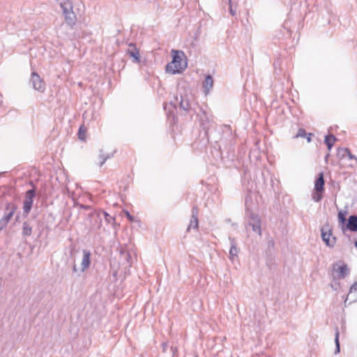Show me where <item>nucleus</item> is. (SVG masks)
I'll use <instances>...</instances> for the list:
<instances>
[{
	"label": "nucleus",
	"mask_w": 357,
	"mask_h": 357,
	"mask_svg": "<svg viewBox=\"0 0 357 357\" xmlns=\"http://www.w3.org/2000/svg\"><path fill=\"white\" fill-rule=\"evenodd\" d=\"M36 196V190L34 188L28 190L25 193V198L23 202V216L26 217L30 213L33 199Z\"/></svg>",
	"instance_id": "423d86ee"
},
{
	"label": "nucleus",
	"mask_w": 357,
	"mask_h": 357,
	"mask_svg": "<svg viewBox=\"0 0 357 357\" xmlns=\"http://www.w3.org/2000/svg\"><path fill=\"white\" fill-rule=\"evenodd\" d=\"M60 6L65 16L66 22L73 27L75 24L77 20L76 15L73 12V3L69 0L63 1L60 2Z\"/></svg>",
	"instance_id": "7ed1b4c3"
},
{
	"label": "nucleus",
	"mask_w": 357,
	"mask_h": 357,
	"mask_svg": "<svg viewBox=\"0 0 357 357\" xmlns=\"http://www.w3.org/2000/svg\"><path fill=\"white\" fill-rule=\"evenodd\" d=\"M85 132V128H84L83 126H80L78 130V138L81 140H83L84 139Z\"/></svg>",
	"instance_id": "a878e982"
},
{
	"label": "nucleus",
	"mask_w": 357,
	"mask_h": 357,
	"mask_svg": "<svg viewBox=\"0 0 357 357\" xmlns=\"http://www.w3.org/2000/svg\"><path fill=\"white\" fill-rule=\"evenodd\" d=\"M203 116L200 117V125L206 131L211 126V121L205 112H203Z\"/></svg>",
	"instance_id": "aec40b11"
},
{
	"label": "nucleus",
	"mask_w": 357,
	"mask_h": 357,
	"mask_svg": "<svg viewBox=\"0 0 357 357\" xmlns=\"http://www.w3.org/2000/svg\"><path fill=\"white\" fill-rule=\"evenodd\" d=\"M342 152H344V153H347V155L349 159H356V157L351 154L349 149L347 148H338L337 155H340Z\"/></svg>",
	"instance_id": "5701e85b"
},
{
	"label": "nucleus",
	"mask_w": 357,
	"mask_h": 357,
	"mask_svg": "<svg viewBox=\"0 0 357 357\" xmlns=\"http://www.w3.org/2000/svg\"><path fill=\"white\" fill-rule=\"evenodd\" d=\"M80 207L82 208H84V209H86V210H88V209L91 208V206H89V205H81Z\"/></svg>",
	"instance_id": "72a5a7b5"
},
{
	"label": "nucleus",
	"mask_w": 357,
	"mask_h": 357,
	"mask_svg": "<svg viewBox=\"0 0 357 357\" xmlns=\"http://www.w3.org/2000/svg\"><path fill=\"white\" fill-rule=\"evenodd\" d=\"M198 213H199V208L197 206H195L192 208V216L190 219V225L187 228V231H189L190 228L197 229L199 226L198 221Z\"/></svg>",
	"instance_id": "f8f14e48"
},
{
	"label": "nucleus",
	"mask_w": 357,
	"mask_h": 357,
	"mask_svg": "<svg viewBox=\"0 0 357 357\" xmlns=\"http://www.w3.org/2000/svg\"><path fill=\"white\" fill-rule=\"evenodd\" d=\"M248 201V197H245V205H247Z\"/></svg>",
	"instance_id": "ea45409f"
},
{
	"label": "nucleus",
	"mask_w": 357,
	"mask_h": 357,
	"mask_svg": "<svg viewBox=\"0 0 357 357\" xmlns=\"http://www.w3.org/2000/svg\"><path fill=\"white\" fill-rule=\"evenodd\" d=\"M329 157V153H328L326 156H325V160L327 161L328 158Z\"/></svg>",
	"instance_id": "4c0bfd02"
},
{
	"label": "nucleus",
	"mask_w": 357,
	"mask_h": 357,
	"mask_svg": "<svg viewBox=\"0 0 357 357\" xmlns=\"http://www.w3.org/2000/svg\"><path fill=\"white\" fill-rule=\"evenodd\" d=\"M102 215H104L105 221L107 223H110L111 221H114V218L113 217H111L107 212L102 211Z\"/></svg>",
	"instance_id": "bb28decb"
},
{
	"label": "nucleus",
	"mask_w": 357,
	"mask_h": 357,
	"mask_svg": "<svg viewBox=\"0 0 357 357\" xmlns=\"http://www.w3.org/2000/svg\"><path fill=\"white\" fill-rule=\"evenodd\" d=\"M32 234V225L29 221H24L22 226V235L23 237L30 236Z\"/></svg>",
	"instance_id": "a211bd4d"
},
{
	"label": "nucleus",
	"mask_w": 357,
	"mask_h": 357,
	"mask_svg": "<svg viewBox=\"0 0 357 357\" xmlns=\"http://www.w3.org/2000/svg\"><path fill=\"white\" fill-rule=\"evenodd\" d=\"M77 271H78V270L77 268V265L75 264V261L74 260L73 265V273H77Z\"/></svg>",
	"instance_id": "473e14b6"
},
{
	"label": "nucleus",
	"mask_w": 357,
	"mask_h": 357,
	"mask_svg": "<svg viewBox=\"0 0 357 357\" xmlns=\"http://www.w3.org/2000/svg\"><path fill=\"white\" fill-rule=\"evenodd\" d=\"M125 215L126 216V218L130 221V222H132L134 221V217L132 215H130V213L128 211H125Z\"/></svg>",
	"instance_id": "c756f323"
},
{
	"label": "nucleus",
	"mask_w": 357,
	"mask_h": 357,
	"mask_svg": "<svg viewBox=\"0 0 357 357\" xmlns=\"http://www.w3.org/2000/svg\"><path fill=\"white\" fill-rule=\"evenodd\" d=\"M347 211H340L337 214L338 221L340 224L344 225L347 222Z\"/></svg>",
	"instance_id": "4be33fe9"
},
{
	"label": "nucleus",
	"mask_w": 357,
	"mask_h": 357,
	"mask_svg": "<svg viewBox=\"0 0 357 357\" xmlns=\"http://www.w3.org/2000/svg\"><path fill=\"white\" fill-rule=\"evenodd\" d=\"M3 173H0V176L3 174Z\"/></svg>",
	"instance_id": "79ce46f5"
},
{
	"label": "nucleus",
	"mask_w": 357,
	"mask_h": 357,
	"mask_svg": "<svg viewBox=\"0 0 357 357\" xmlns=\"http://www.w3.org/2000/svg\"><path fill=\"white\" fill-rule=\"evenodd\" d=\"M314 135L312 133H307V136H305L306 137V139H307V142L308 143L311 142L312 141V136H313Z\"/></svg>",
	"instance_id": "2f4dec72"
},
{
	"label": "nucleus",
	"mask_w": 357,
	"mask_h": 357,
	"mask_svg": "<svg viewBox=\"0 0 357 357\" xmlns=\"http://www.w3.org/2000/svg\"><path fill=\"white\" fill-rule=\"evenodd\" d=\"M324 186V173L321 172L316 177L314 191L312 194V198L314 202H319L322 199L325 191Z\"/></svg>",
	"instance_id": "f03ea898"
},
{
	"label": "nucleus",
	"mask_w": 357,
	"mask_h": 357,
	"mask_svg": "<svg viewBox=\"0 0 357 357\" xmlns=\"http://www.w3.org/2000/svg\"><path fill=\"white\" fill-rule=\"evenodd\" d=\"M172 61L165 67V71L172 75L180 74L187 68L185 56L181 50H172Z\"/></svg>",
	"instance_id": "f257e3e1"
},
{
	"label": "nucleus",
	"mask_w": 357,
	"mask_h": 357,
	"mask_svg": "<svg viewBox=\"0 0 357 357\" xmlns=\"http://www.w3.org/2000/svg\"><path fill=\"white\" fill-rule=\"evenodd\" d=\"M17 210V206L13 202H8L6 204V213L3 215V218L8 222H10L13 218L15 211Z\"/></svg>",
	"instance_id": "ddd939ff"
},
{
	"label": "nucleus",
	"mask_w": 357,
	"mask_h": 357,
	"mask_svg": "<svg viewBox=\"0 0 357 357\" xmlns=\"http://www.w3.org/2000/svg\"><path fill=\"white\" fill-rule=\"evenodd\" d=\"M337 141V137L333 135H327L324 137V143L327 146L328 151H331L332 147L333 146L334 143Z\"/></svg>",
	"instance_id": "f3484780"
},
{
	"label": "nucleus",
	"mask_w": 357,
	"mask_h": 357,
	"mask_svg": "<svg viewBox=\"0 0 357 357\" xmlns=\"http://www.w3.org/2000/svg\"><path fill=\"white\" fill-rule=\"evenodd\" d=\"M245 216L248 218V224L252 227L253 231L259 236L261 235V219L259 216L246 207Z\"/></svg>",
	"instance_id": "39448f33"
},
{
	"label": "nucleus",
	"mask_w": 357,
	"mask_h": 357,
	"mask_svg": "<svg viewBox=\"0 0 357 357\" xmlns=\"http://www.w3.org/2000/svg\"><path fill=\"white\" fill-rule=\"evenodd\" d=\"M19 218H20L19 215H17L16 218H15L16 222L19 221Z\"/></svg>",
	"instance_id": "58836bf2"
},
{
	"label": "nucleus",
	"mask_w": 357,
	"mask_h": 357,
	"mask_svg": "<svg viewBox=\"0 0 357 357\" xmlns=\"http://www.w3.org/2000/svg\"><path fill=\"white\" fill-rule=\"evenodd\" d=\"M340 331L338 327H335V349L334 354L337 355L340 352Z\"/></svg>",
	"instance_id": "412c9836"
},
{
	"label": "nucleus",
	"mask_w": 357,
	"mask_h": 357,
	"mask_svg": "<svg viewBox=\"0 0 357 357\" xmlns=\"http://www.w3.org/2000/svg\"><path fill=\"white\" fill-rule=\"evenodd\" d=\"M321 235L322 241L329 248H333L336 242V238L333 236L332 239H330V236L332 235V231L329 228V225L326 224L321 229Z\"/></svg>",
	"instance_id": "0eeeda50"
},
{
	"label": "nucleus",
	"mask_w": 357,
	"mask_h": 357,
	"mask_svg": "<svg viewBox=\"0 0 357 357\" xmlns=\"http://www.w3.org/2000/svg\"><path fill=\"white\" fill-rule=\"evenodd\" d=\"M354 245L357 248V241H354Z\"/></svg>",
	"instance_id": "a19ab883"
},
{
	"label": "nucleus",
	"mask_w": 357,
	"mask_h": 357,
	"mask_svg": "<svg viewBox=\"0 0 357 357\" xmlns=\"http://www.w3.org/2000/svg\"><path fill=\"white\" fill-rule=\"evenodd\" d=\"M91 227L93 230L100 229L102 226V211H94L89 214Z\"/></svg>",
	"instance_id": "1a4fd4ad"
},
{
	"label": "nucleus",
	"mask_w": 357,
	"mask_h": 357,
	"mask_svg": "<svg viewBox=\"0 0 357 357\" xmlns=\"http://www.w3.org/2000/svg\"><path fill=\"white\" fill-rule=\"evenodd\" d=\"M180 108L184 111H188L190 108V104L188 100H184L183 96H181V101L179 102Z\"/></svg>",
	"instance_id": "b1692460"
},
{
	"label": "nucleus",
	"mask_w": 357,
	"mask_h": 357,
	"mask_svg": "<svg viewBox=\"0 0 357 357\" xmlns=\"http://www.w3.org/2000/svg\"><path fill=\"white\" fill-rule=\"evenodd\" d=\"M229 12L233 16L236 15V10H234L232 7L231 1H229Z\"/></svg>",
	"instance_id": "7c9ffc66"
},
{
	"label": "nucleus",
	"mask_w": 357,
	"mask_h": 357,
	"mask_svg": "<svg viewBox=\"0 0 357 357\" xmlns=\"http://www.w3.org/2000/svg\"><path fill=\"white\" fill-rule=\"evenodd\" d=\"M307 132L304 128H299L297 133L294 136V138L305 137Z\"/></svg>",
	"instance_id": "393cba45"
},
{
	"label": "nucleus",
	"mask_w": 357,
	"mask_h": 357,
	"mask_svg": "<svg viewBox=\"0 0 357 357\" xmlns=\"http://www.w3.org/2000/svg\"><path fill=\"white\" fill-rule=\"evenodd\" d=\"M99 156L98 158L100 160L99 166L102 167L103 164L107 161V160L112 158L114 156V153H106L102 149L99 151Z\"/></svg>",
	"instance_id": "6ab92c4d"
},
{
	"label": "nucleus",
	"mask_w": 357,
	"mask_h": 357,
	"mask_svg": "<svg viewBox=\"0 0 357 357\" xmlns=\"http://www.w3.org/2000/svg\"><path fill=\"white\" fill-rule=\"evenodd\" d=\"M230 242L229 258L233 259L234 257H237L239 250L236 247V242L234 238L229 236Z\"/></svg>",
	"instance_id": "dca6fc26"
},
{
	"label": "nucleus",
	"mask_w": 357,
	"mask_h": 357,
	"mask_svg": "<svg viewBox=\"0 0 357 357\" xmlns=\"http://www.w3.org/2000/svg\"><path fill=\"white\" fill-rule=\"evenodd\" d=\"M29 84L40 93H43L45 90V82L36 72L31 73Z\"/></svg>",
	"instance_id": "6e6552de"
},
{
	"label": "nucleus",
	"mask_w": 357,
	"mask_h": 357,
	"mask_svg": "<svg viewBox=\"0 0 357 357\" xmlns=\"http://www.w3.org/2000/svg\"><path fill=\"white\" fill-rule=\"evenodd\" d=\"M347 229L356 232L357 231V215H351L349 217L347 222L346 223Z\"/></svg>",
	"instance_id": "4468645a"
},
{
	"label": "nucleus",
	"mask_w": 357,
	"mask_h": 357,
	"mask_svg": "<svg viewBox=\"0 0 357 357\" xmlns=\"http://www.w3.org/2000/svg\"><path fill=\"white\" fill-rule=\"evenodd\" d=\"M231 0H229V1H231Z\"/></svg>",
	"instance_id": "37998d69"
},
{
	"label": "nucleus",
	"mask_w": 357,
	"mask_h": 357,
	"mask_svg": "<svg viewBox=\"0 0 357 357\" xmlns=\"http://www.w3.org/2000/svg\"><path fill=\"white\" fill-rule=\"evenodd\" d=\"M213 77L210 74H208L205 76V79L203 82V89H204V93L205 94L208 93L210 90L213 88Z\"/></svg>",
	"instance_id": "2eb2a0df"
},
{
	"label": "nucleus",
	"mask_w": 357,
	"mask_h": 357,
	"mask_svg": "<svg viewBox=\"0 0 357 357\" xmlns=\"http://www.w3.org/2000/svg\"><path fill=\"white\" fill-rule=\"evenodd\" d=\"M268 246H273L274 245V241L273 240H269L268 242Z\"/></svg>",
	"instance_id": "f704fd0d"
},
{
	"label": "nucleus",
	"mask_w": 357,
	"mask_h": 357,
	"mask_svg": "<svg viewBox=\"0 0 357 357\" xmlns=\"http://www.w3.org/2000/svg\"><path fill=\"white\" fill-rule=\"evenodd\" d=\"M347 155V153H344V152H342L340 155H338L340 158H343Z\"/></svg>",
	"instance_id": "c9c22d12"
},
{
	"label": "nucleus",
	"mask_w": 357,
	"mask_h": 357,
	"mask_svg": "<svg viewBox=\"0 0 357 357\" xmlns=\"http://www.w3.org/2000/svg\"><path fill=\"white\" fill-rule=\"evenodd\" d=\"M167 347V343H163V351H165V348Z\"/></svg>",
	"instance_id": "e433bc0d"
},
{
	"label": "nucleus",
	"mask_w": 357,
	"mask_h": 357,
	"mask_svg": "<svg viewBox=\"0 0 357 357\" xmlns=\"http://www.w3.org/2000/svg\"><path fill=\"white\" fill-rule=\"evenodd\" d=\"M8 224V222L2 218L0 220V231L6 227Z\"/></svg>",
	"instance_id": "c85d7f7f"
},
{
	"label": "nucleus",
	"mask_w": 357,
	"mask_h": 357,
	"mask_svg": "<svg viewBox=\"0 0 357 357\" xmlns=\"http://www.w3.org/2000/svg\"><path fill=\"white\" fill-rule=\"evenodd\" d=\"M357 291V281L354 282L349 288V294L355 293Z\"/></svg>",
	"instance_id": "cd10ccee"
},
{
	"label": "nucleus",
	"mask_w": 357,
	"mask_h": 357,
	"mask_svg": "<svg viewBox=\"0 0 357 357\" xmlns=\"http://www.w3.org/2000/svg\"><path fill=\"white\" fill-rule=\"evenodd\" d=\"M83 258L81 263L80 272L83 273L88 269L91 264V253L89 250L84 249L82 250Z\"/></svg>",
	"instance_id": "9b49d317"
},
{
	"label": "nucleus",
	"mask_w": 357,
	"mask_h": 357,
	"mask_svg": "<svg viewBox=\"0 0 357 357\" xmlns=\"http://www.w3.org/2000/svg\"><path fill=\"white\" fill-rule=\"evenodd\" d=\"M350 268L343 261L339 260L333 264V280H343L350 273Z\"/></svg>",
	"instance_id": "20e7f679"
},
{
	"label": "nucleus",
	"mask_w": 357,
	"mask_h": 357,
	"mask_svg": "<svg viewBox=\"0 0 357 357\" xmlns=\"http://www.w3.org/2000/svg\"><path fill=\"white\" fill-rule=\"evenodd\" d=\"M126 54L132 59V62L135 63H139L141 61L140 54L139 50L136 47L135 45L130 43L128 45V49L126 51Z\"/></svg>",
	"instance_id": "9d476101"
}]
</instances>
